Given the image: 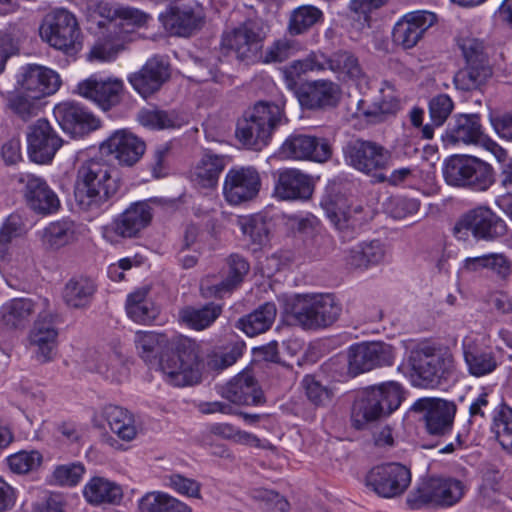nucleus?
I'll return each instance as SVG.
<instances>
[{"label": "nucleus", "instance_id": "ea45409f", "mask_svg": "<svg viewBox=\"0 0 512 512\" xmlns=\"http://www.w3.org/2000/svg\"><path fill=\"white\" fill-rule=\"evenodd\" d=\"M139 123L152 130L180 128L186 118L175 110L142 109L138 112Z\"/></svg>", "mask_w": 512, "mask_h": 512}, {"label": "nucleus", "instance_id": "4468645a", "mask_svg": "<svg viewBox=\"0 0 512 512\" xmlns=\"http://www.w3.org/2000/svg\"><path fill=\"white\" fill-rule=\"evenodd\" d=\"M261 188V177L253 166L230 169L224 179L223 194L226 201L239 205L255 199Z\"/></svg>", "mask_w": 512, "mask_h": 512}, {"label": "nucleus", "instance_id": "49530a36", "mask_svg": "<svg viewBox=\"0 0 512 512\" xmlns=\"http://www.w3.org/2000/svg\"><path fill=\"white\" fill-rule=\"evenodd\" d=\"M323 20L322 11L313 5H303L291 13L288 31L291 35H300Z\"/></svg>", "mask_w": 512, "mask_h": 512}, {"label": "nucleus", "instance_id": "603ef678", "mask_svg": "<svg viewBox=\"0 0 512 512\" xmlns=\"http://www.w3.org/2000/svg\"><path fill=\"white\" fill-rule=\"evenodd\" d=\"M466 64L490 65L483 41L467 36L458 40Z\"/></svg>", "mask_w": 512, "mask_h": 512}, {"label": "nucleus", "instance_id": "13d9d810", "mask_svg": "<svg viewBox=\"0 0 512 512\" xmlns=\"http://www.w3.org/2000/svg\"><path fill=\"white\" fill-rule=\"evenodd\" d=\"M244 345L236 342L215 352L209 359V366L216 370H224L232 366L242 356Z\"/></svg>", "mask_w": 512, "mask_h": 512}, {"label": "nucleus", "instance_id": "e2e57ef3", "mask_svg": "<svg viewBox=\"0 0 512 512\" xmlns=\"http://www.w3.org/2000/svg\"><path fill=\"white\" fill-rule=\"evenodd\" d=\"M370 362L374 368L390 366L394 361V350L383 342L365 343Z\"/></svg>", "mask_w": 512, "mask_h": 512}, {"label": "nucleus", "instance_id": "c9c22d12", "mask_svg": "<svg viewBox=\"0 0 512 512\" xmlns=\"http://www.w3.org/2000/svg\"><path fill=\"white\" fill-rule=\"evenodd\" d=\"M276 313L275 304L267 302L241 317L237 321L236 327L250 337L259 335L270 329L276 318Z\"/></svg>", "mask_w": 512, "mask_h": 512}, {"label": "nucleus", "instance_id": "6e6552de", "mask_svg": "<svg viewBox=\"0 0 512 512\" xmlns=\"http://www.w3.org/2000/svg\"><path fill=\"white\" fill-rule=\"evenodd\" d=\"M443 176L447 184L485 191L494 183V170L487 162L468 155H453L445 160Z\"/></svg>", "mask_w": 512, "mask_h": 512}, {"label": "nucleus", "instance_id": "37998d69", "mask_svg": "<svg viewBox=\"0 0 512 512\" xmlns=\"http://www.w3.org/2000/svg\"><path fill=\"white\" fill-rule=\"evenodd\" d=\"M222 313V305L208 303L200 308L185 307L180 311V319L195 330L209 327Z\"/></svg>", "mask_w": 512, "mask_h": 512}, {"label": "nucleus", "instance_id": "bb28decb", "mask_svg": "<svg viewBox=\"0 0 512 512\" xmlns=\"http://www.w3.org/2000/svg\"><path fill=\"white\" fill-rule=\"evenodd\" d=\"M151 220V207L147 203H133L114 220L113 231L117 236L134 238L150 224Z\"/></svg>", "mask_w": 512, "mask_h": 512}, {"label": "nucleus", "instance_id": "1a4fd4ad", "mask_svg": "<svg viewBox=\"0 0 512 512\" xmlns=\"http://www.w3.org/2000/svg\"><path fill=\"white\" fill-rule=\"evenodd\" d=\"M364 486L382 499L402 497L412 483L411 468L400 462L372 466L364 476Z\"/></svg>", "mask_w": 512, "mask_h": 512}, {"label": "nucleus", "instance_id": "cd10ccee", "mask_svg": "<svg viewBox=\"0 0 512 512\" xmlns=\"http://www.w3.org/2000/svg\"><path fill=\"white\" fill-rule=\"evenodd\" d=\"M313 187L310 178L297 169L278 172L274 193L282 200H306L311 197Z\"/></svg>", "mask_w": 512, "mask_h": 512}, {"label": "nucleus", "instance_id": "864d4df0", "mask_svg": "<svg viewBox=\"0 0 512 512\" xmlns=\"http://www.w3.org/2000/svg\"><path fill=\"white\" fill-rule=\"evenodd\" d=\"M95 370L105 378L117 383H121L128 375V368L117 356H101Z\"/></svg>", "mask_w": 512, "mask_h": 512}, {"label": "nucleus", "instance_id": "9b49d317", "mask_svg": "<svg viewBox=\"0 0 512 512\" xmlns=\"http://www.w3.org/2000/svg\"><path fill=\"white\" fill-rule=\"evenodd\" d=\"M264 39L262 26L254 20H247L224 32L221 45L227 53H232L239 61L249 64L259 58Z\"/></svg>", "mask_w": 512, "mask_h": 512}, {"label": "nucleus", "instance_id": "052dcab7", "mask_svg": "<svg viewBox=\"0 0 512 512\" xmlns=\"http://www.w3.org/2000/svg\"><path fill=\"white\" fill-rule=\"evenodd\" d=\"M347 361L348 371L353 376L373 369L365 343L352 346L348 351Z\"/></svg>", "mask_w": 512, "mask_h": 512}, {"label": "nucleus", "instance_id": "ddd939ff", "mask_svg": "<svg viewBox=\"0 0 512 512\" xmlns=\"http://www.w3.org/2000/svg\"><path fill=\"white\" fill-rule=\"evenodd\" d=\"M343 153L349 166L366 174L389 167L392 157L390 151L382 145L363 139L349 141Z\"/></svg>", "mask_w": 512, "mask_h": 512}, {"label": "nucleus", "instance_id": "774afa93", "mask_svg": "<svg viewBox=\"0 0 512 512\" xmlns=\"http://www.w3.org/2000/svg\"><path fill=\"white\" fill-rule=\"evenodd\" d=\"M171 496L160 493L150 492L139 500V510L141 512H166Z\"/></svg>", "mask_w": 512, "mask_h": 512}, {"label": "nucleus", "instance_id": "c756f323", "mask_svg": "<svg viewBox=\"0 0 512 512\" xmlns=\"http://www.w3.org/2000/svg\"><path fill=\"white\" fill-rule=\"evenodd\" d=\"M26 198L29 207L38 214L48 215L60 208V200L46 181L34 175L26 177Z\"/></svg>", "mask_w": 512, "mask_h": 512}, {"label": "nucleus", "instance_id": "58836bf2", "mask_svg": "<svg viewBox=\"0 0 512 512\" xmlns=\"http://www.w3.org/2000/svg\"><path fill=\"white\" fill-rule=\"evenodd\" d=\"M321 62L323 71L328 69L351 79H359L363 75L358 59L349 51H337L330 56L323 53L318 64Z\"/></svg>", "mask_w": 512, "mask_h": 512}, {"label": "nucleus", "instance_id": "dca6fc26", "mask_svg": "<svg viewBox=\"0 0 512 512\" xmlns=\"http://www.w3.org/2000/svg\"><path fill=\"white\" fill-rule=\"evenodd\" d=\"M123 81L118 78H97L91 76L77 85V92L107 111L121 102Z\"/></svg>", "mask_w": 512, "mask_h": 512}, {"label": "nucleus", "instance_id": "72a5a7b5", "mask_svg": "<svg viewBox=\"0 0 512 512\" xmlns=\"http://www.w3.org/2000/svg\"><path fill=\"white\" fill-rule=\"evenodd\" d=\"M85 500L94 506L117 505L123 498L119 484L101 476L92 477L83 488Z\"/></svg>", "mask_w": 512, "mask_h": 512}, {"label": "nucleus", "instance_id": "0eeeda50", "mask_svg": "<svg viewBox=\"0 0 512 512\" xmlns=\"http://www.w3.org/2000/svg\"><path fill=\"white\" fill-rule=\"evenodd\" d=\"M341 311V304L332 294H306L296 296L291 316L305 329H320L334 324Z\"/></svg>", "mask_w": 512, "mask_h": 512}, {"label": "nucleus", "instance_id": "2f4dec72", "mask_svg": "<svg viewBox=\"0 0 512 512\" xmlns=\"http://www.w3.org/2000/svg\"><path fill=\"white\" fill-rule=\"evenodd\" d=\"M463 357L470 375L483 377L497 368L494 352L483 348L475 340L465 339L462 343Z\"/></svg>", "mask_w": 512, "mask_h": 512}, {"label": "nucleus", "instance_id": "338daca9", "mask_svg": "<svg viewBox=\"0 0 512 512\" xmlns=\"http://www.w3.org/2000/svg\"><path fill=\"white\" fill-rule=\"evenodd\" d=\"M420 203L416 199L395 197L390 199L387 210L395 219H404L418 212Z\"/></svg>", "mask_w": 512, "mask_h": 512}, {"label": "nucleus", "instance_id": "0e129e2a", "mask_svg": "<svg viewBox=\"0 0 512 512\" xmlns=\"http://www.w3.org/2000/svg\"><path fill=\"white\" fill-rule=\"evenodd\" d=\"M210 431L218 437L234 440L241 445L259 446V440L255 436L238 431L229 424H214L211 426Z\"/></svg>", "mask_w": 512, "mask_h": 512}, {"label": "nucleus", "instance_id": "6e6d98bb", "mask_svg": "<svg viewBox=\"0 0 512 512\" xmlns=\"http://www.w3.org/2000/svg\"><path fill=\"white\" fill-rule=\"evenodd\" d=\"M84 472L81 463L59 465L52 474V481L59 486L73 487L80 482Z\"/></svg>", "mask_w": 512, "mask_h": 512}, {"label": "nucleus", "instance_id": "f257e3e1", "mask_svg": "<svg viewBox=\"0 0 512 512\" xmlns=\"http://www.w3.org/2000/svg\"><path fill=\"white\" fill-rule=\"evenodd\" d=\"M134 343L139 356L147 363L158 360L166 381L173 386L193 385L200 379L195 343L185 337L168 338L154 331H138Z\"/></svg>", "mask_w": 512, "mask_h": 512}, {"label": "nucleus", "instance_id": "a211bd4d", "mask_svg": "<svg viewBox=\"0 0 512 512\" xmlns=\"http://www.w3.org/2000/svg\"><path fill=\"white\" fill-rule=\"evenodd\" d=\"M436 21L437 16L432 12L423 10L409 12L394 26L393 40L404 49L413 48Z\"/></svg>", "mask_w": 512, "mask_h": 512}, {"label": "nucleus", "instance_id": "f3484780", "mask_svg": "<svg viewBox=\"0 0 512 512\" xmlns=\"http://www.w3.org/2000/svg\"><path fill=\"white\" fill-rule=\"evenodd\" d=\"M280 154L290 159L325 162L332 156V148L326 139L297 134L285 140L280 148Z\"/></svg>", "mask_w": 512, "mask_h": 512}, {"label": "nucleus", "instance_id": "f03ea898", "mask_svg": "<svg viewBox=\"0 0 512 512\" xmlns=\"http://www.w3.org/2000/svg\"><path fill=\"white\" fill-rule=\"evenodd\" d=\"M118 189V180L111 175L110 168L105 163L90 159L79 166L74 199L81 211L92 216L99 215L108 207L109 200Z\"/></svg>", "mask_w": 512, "mask_h": 512}, {"label": "nucleus", "instance_id": "7c9ffc66", "mask_svg": "<svg viewBox=\"0 0 512 512\" xmlns=\"http://www.w3.org/2000/svg\"><path fill=\"white\" fill-rule=\"evenodd\" d=\"M480 116L478 114H460L455 117L442 135L448 143L478 144L483 138Z\"/></svg>", "mask_w": 512, "mask_h": 512}, {"label": "nucleus", "instance_id": "2eb2a0df", "mask_svg": "<svg viewBox=\"0 0 512 512\" xmlns=\"http://www.w3.org/2000/svg\"><path fill=\"white\" fill-rule=\"evenodd\" d=\"M99 149L102 155L112 156L120 164L132 166L143 156L146 145L131 131L120 129L103 141Z\"/></svg>", "mask_w": 512, "mask_h": 512}, {"label": "nucleus", "instance_id": "09e8293b", "mask_svg": "<svg viewBox=\"0 0 512 512\" xmlns=\"http://www.w3.org/2000/svg\"><path fill=\"white\" fill-rule=\"evenodd\" d=\"M41 98H33L32 93L25 92L20 87L8 99V105L23 120H28L38 114Z\"/></svg>", "mask_w": 512, "mask_h": 512}, {"label": "nucleus", "instance_id": "79ce46f5", "mask_svg": "<svg viewBox=\"0 0 512 512\" xmlns=\"http://www.w3.org/2000/svg\"><path fill=\"white\" fill-rule=\"evenodd\" d=\"M149 289L140 288L129 294L126 301V311L128 316L138 323H149L153 321L158 310L154 303L148 299Z\"/></svg>", "mask_w": 512, "mask_h": 512}, {"label": "nucleus", "instance_id": "6ab92c4d", "mask_svg": "<svg viewBox=\"0 0 512 512\" xmlns=\"http://www.w3.org/2000/svg\"><path fill=\"white\" fill-rule=\"evenodd\" d=\"M27 141L29 157L36 163L50 162L62 145V140L45 119L37 120L30 127Z\"/></svg>", "mask_w": 512, "mask_h": 512}, {"label": "nucleus", "instance_id": "a19ab883", "mask_svg": "<svg viewBox=\"0 0 512 512\" xmlns=\"http://www.w3.org/2000/svg\"><path fill=\"white\" fill-rule=\"evenodd\" d=\"M491 76V65L466 64L455 74L454 85L460 91H474L480 89Z\"/></svg>", "mask_w": 512, "mask_h": 512}, {"label": "nucleus", "instance_id": "4be33fe9", "mask_svg": "<svg viewBox=\"0 0 512 512\" xmlns=\"http://www.w3.org/2000/svg\"><path fill=\"white\" fill-rule=\"evenodd\" d=\"M296 96L300 105L306 109H327L337 106L341 90L338 84L330 80H316L299 87Z\"/></svg>", "mask_w": 512, "mask_h": 512}, {"label": "nucleus", "instance_id": "7ed1b4c3", "mask_svg": "<svg viewBox=\"0 0 512 512\" xmlns=\"http://www.w3.org/2000/svg\"><path fill=\"white\" fill-rule=\"evenodd\" d=\"M287 121L283 106L259 101L238 119L235 136L246 149L261 151L270 143L276 128Z\"/></svg>", "mask_w": 512, "mask_h": 512}, {"label": "nucleus", "instance_id": "aec40b11", "mask_svg": "<svg viewBox=\"0 0 512 512\" xmlns=\"http://www.w3.org/2000/svg\"><path fill=\"white\" fill-rule=\"evenodd\" d=\"M53 112L63 131L73 137H82L100 126V121L92 113L76 103H60Z\"/></svg>", "mask_w": 512, "mask_h": 512}, {"label": "nucleus", "instance_id": "473e14b6", "mask_svg": "<svg viewBox=\"0 0 512 512\" xmlns=\"http://www.w3.org/2000/svg\"><path fill=\"white\" fill-rule=\"evenodd\" d=\"M35 313V303L29 298H14L0 308V325L6 330L24 329Z\"/></svg>", "mask_w": 512, "mask_h": 512}, {"label": "nucleus", "instance_id": "393cba45", "mask_svg": "<svg viewBox=\"0 0 512 512\" xmlns=\"http://www.w3.org/2000/svg\"><path fill=\"white\" fill-rule=\"evenodd\" d=\"M414 410L426 412L424 415L429 434L444 435L453 423L455 406L442 399L423 398L414 404Z\"/></svg>", "mask_w": 512, "mask_h": 512}, {"label": "nucleus", "instance_id": "e433bc0d", "mask_svg": "<svg viewBox=\"0 0 512 512\" xmlns=\"http://www.w3.org/2000/svg\"><path fill=\"white\" fill-rule=\"evenodd\" d=\"M226 165L227 158L225 156L206 154L195 167L192 180L203 188H213L217 185L219 175Z\"/></svg>", "mask_w": 512, "mask_h": 512}, {"label": "nucleus", "instance_id": "20e7f679", "mask_svg": "<svg viewBox=\"0 0 512 512\" xmlns=\"http://www.w3.org/2000/svg\"><path fill=\"white\" fill-rule=\"evenodd\" d=\"M404 398L402 386L395 381L383 382L361 391L352 408V421L357 429L389 416L399 408Z\"/></svg>", "mask_w": 512, "mask_h": 512}, {"label": "nucleus", "instance_id": "5fc2aeb1", "mask_svg": "<svg viewBox=\"0 0 512 512\" xmlns=\"http://www.w3.org/2000/svg\"><path fill=\"white\" fill-rule=\"evenodd\" d=\"M202 14L193 10H177L170 17L171 25L176 33L182 36H188L197 29L202 21Z\"/></svg>", "mask_w": 512, "mask_h": 512}, {"label": "nucleus", "instance_id": "c03bdc74", "mask_svg": "<svg viewBox=\"0 0 512 512\" xmlns=\"http://www.w3.org/2000/svg\"><path fill=\"white\" fill-rule=\"evenodd\" d=\"M74 238L73 224L70 221L50 223L40 232V241L45 250L56 251Z\"/></svg>", "mask_w": 512, "mask_h": 512}, {"label": "nucleus", "instance_id": "c85d7f7f", "mask_svg": "<svg viewBox=\"0 0 512 512\" xmlns=\"http://www.w3.org/2000/svg\"><path fill=\"white\" fill-rule=\"evenodd\" d=\"M106 421L109 428L122 440L131 441L138 433L135 418L127 409L109 404L104 406L99 414L93 418L96 426H101V421Z\"/></svg>", "mask_w": 512, "mask_h": 512}, {"label": "nucleus", "instance_id": "f8f14e48", "mask_svg": "<svg viewBox=\"0 0 512 512\" xmlns=\"http://www.w3.org/2000/svg\"><path fill=\"white\" fill-rule=\"evenodd\" d=\"M40 35L51 46L67 54L76 53L82 46L76 18L64 9L45 17L40 26Z\"/></svg>", "mask_w": 512, "mask_h": 512}, {"label": "nucleus", "instance_id": "680f3d73", "mask_svg": "<svg viewBox=\"0 0 512 512\" xmlns=\"http://www.w3.org/2000/svg\"><path fill=\"white\" fill-rule=\"evenodd\" d=\"M254 500L260 502L265 509L288 512L289 502L274 490L256 488L251 491Z\"/></svg>", "mask_w": 512, "mask_h": 512}, {"label": "nucleus", "instance_id": "b1692460", "mask_svg": "<svg viewBox=\"0 0 512 512\" xmlns=\"http://www.w3.org/2000/svg\"><path fill=\"white\" fill-rule=\"evenodd\" d=\"M18 86L33 98H43L54 94L61 85L59 75L44 66L28 65L22 69L17 80Z\"/></svg>", "mask_w": 512, "mask_h": 512}, {"label": "nucleus", "instance_id": "8fccbe9b", "mask_svg": "<svg viewBox=\"0 0 512 512\" xmlns=\"http://www.w3.org/2000/svg\"><path fill=\"white\" fill-rule=\"evenodd\" d=\"M492 432L501 448H512V410L502 405L493 416Z\"/></svg>", "mask_w": 512, "mask_h": 512}, {"label": "nucleus", "instance_id": "4c0bfd02", "mask_svg": "<svg viewBox=\"0 0 512 512\" xmlns=\"http://www.w3.org/2000/svg\"><path fill=\"white\" fill-rule=\"evenodd\" d=\"M96 292V284L88 277L79 276L70 279L63 290L65 303L72 308H84L91 302Z\"/></svg>", "mask_w": 512, "mask_h": 512}, {"label": "nucleus", "instance_id": "9d476101", "mask_svg": "<svg viewBox=\"0 0 512 512\" xmlns=\"http://www.w3.org/2000/svg\"><path fill=\"white\" fill-rule=\"evenodd\" d=\"M453 232L460 240H465L470 232L478 240L494 241L507 233V225L490 208L480 206L465 213L455 224Z\"/></svg>", "mask_w": 512, "mask_h": 512}, {"label": "nucleus", "instance_id": "de8ad7c7", "mask_svg": "<svg viewBox=\"0 0 512 512\" xmlns=\"http://www.w3.org/2000/svg\"><path fill=\"white\" fill-rule=\"evenodd\" d=\"M240 227L245 236H248L252 243L262 246L268 242L271 223L262 214H254L243 217L240 220Z\"/></svg>", "mask_w": 512, "mask_h": 512}, {"label": "nucleus", "instance_id": "412c9836", "mask_svg": "<svg viewBox=\"0 0 512 512\" xmlns=\"http://www.w3.org/2000/svg\"><path fill=\"white\" fill-rule=\"evenodd\" d=\"M29 339L40 362L53 360L58 346L56 316L49 312L40 313L30 331Z\"/></svg>", "mask_w": 512, "mask_h": 512}, {"label": "nucleus", "instance_id": "4d7b16f0", "mask_svg": "<svg viewBox=\"0 0 512 512\" xmlns=\"http://www.w3.org/2000/svg\"><path fill=\"white\" fill-rule=\"evenodd\" d=\"M454 109V103L447 94L434 96L429 102V114L433 126H442Z\"/></svg>", "mask_w": 512, "mask_h": 512}, {"label": "nucleus", "instance_id": "a18cd8bd", "mask_svg": "<svg viewBox=\"0 0 512 512\" xmlns=\"http://www.w3.org/2000/svg\"><path fill=\"white\" fill-rule=\"evenodd\" d=\"M502 478L500 470L494 466L486 465L483 467L481 470V484L478 489L479 499L483 506H500L496 496L500 493Z\"/></svg>", "mask_w": 512, "mask_h": 512}, {"label": "nucleus", "instance_id": "69168bd1", "mask_svg": "<svg viewBox=\"0 0 512 512\" xmlns=\"http://www.w3.org/2000/svg\"><path fill=\"white\" fill-rule=\"evenodd\" d=\"M301 385L307 398L315 405H324L331 399V391L312 375H306Z\"/></svg>", "mask_w": 512, "mask_h": 512}, {"label": "nucleus", "instance_id": "3c124183", "mask_svg": "<svg viewBox=\"0 0 512 512\" xmlns=\"http://www.w3.org/2000/svg\"><path fill=\"white\" fill-rule=\"evenodd\" d=\"M43 457L39 450H19L7 457V464L15 474H27L40 467Z\"/></svg>", "mask_w": 512, "mask_h": 512}, {"label": "nucleus", "instance_id": "f704fd0d", "mask_svg": "<svg viewBox=\"0 0 512 512\" xmlns=\"http://www.w3.org/2000/svg\"><path fill=\"white\" fill-rule=\"evenodd\" d=\"M228 267V275L225 280L213 286H201L202 293L205 297L215 296L222 298L225 293L230 292L238 286L249 271L248 262L237 254L229 257Z\"/></svg>", "mask_w": 512, "mask_h": 512}, {"label": "nucleus", "instance_id": "423d86ee", "mask_svg": "<svg viewBox=\"0 0 512 512\" xmlns=\"http://www.w3.org/2000/svg\"><path fill=\"white\" fill-rule=\"evenodd\" d=\"M467 492V485L450 476L423 478L408 494L406 504L411 509L425 506L450 508L458 504Z\"/></svg>", "mask_w": 512, "mask_h": 512}, {"label": "nucleus", "instance_id": "a878e982", "mask_svg": "<svg viewBox=\"0 0 512 512\" xmlns=\"http://www.w3.org/2000/svg\"><path fill=\"white\" fill-rule=\"evenodd\" d=\"M168 77L167 64L162 59L153 57L140 71L129 77V82L140 95L146 98L158 91Z\"/></svg>", "mask_w": 512, "mask_h": 512}, {"label": "nucleus", "instance_id": "5701e85b", "mask_svg": "<svg viewBox=\"0 0 512 512\" xmlns=\"http://www.w3.org/2000/svg\"><path fill=\"white\" fill-rule=\"evenodd\" d=\"M220 394L236 405H259L264 402V394L257 380L249 370H244L222 386Z\"/></svg>", "mask_w": 512, "mask_h": 512}, {"label": "nucleus", "instance_id": "bf43d9fd", "mask_svg": "<svg viewBox=\"0 0 512 512\" xmlns=\"http://www.w3.org/2000/svg\"><path fill=\"white\" fill-rule=\"evenodd\" d=\"M322 207L328 219L337 229L344 230L351 228L348 208L343 199L323 202Z\"/></svg>", "mask_w": 512, "mask_h": 512}, {"label": "nucleus", "instance_id": "39448f33", "mask_svg": "<svg viewBox=\"0 0 512 512\" xmlns=\"http://www.w3.org/2000/svg\"><path fill=\"white\" fill-rule=\"evenodd\" d=\"M414 386L436 388L446 382L455 371V360L447 348L421 346L408 357Z\"/></svg>", "mask_w": 512, "mask_h": 512}]
</instances>
